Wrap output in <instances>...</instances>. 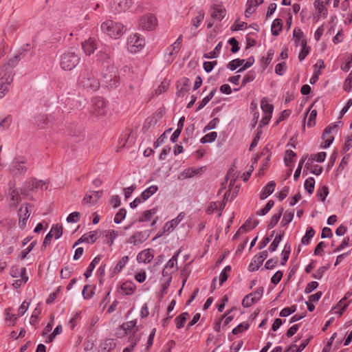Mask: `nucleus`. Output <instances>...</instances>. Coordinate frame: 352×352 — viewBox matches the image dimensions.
<instances>
[{
    "instance_id": "603ef678",
    "label": "nucleus",
    "mask_w": 352,
    "mask_h": 352,
    "mask_svg": "<svg viewBox=\"0 0 352 352\" xmlns=\"http://www.w3.org/2000/svg\"><path fill=\"white\" fill-rule=\"evenodd\" d=\"M217 137V132H210V133L205 135L201 139V142L204 144V143L214 142L216 140Z\"/></svg>"
},
{
    "instance_id": "09e8293b",
    "label": "nucleus",
    "mask_w": 352,
    "mask_h": 352,
    "mask_svg": "<svg viewBox=\"0 0 352 352\" xmlns=\"http://www.w3.org/2000/svg\"><path fill=\"white\" fill-rule=\"evenodd\" d=\"M283 234H284V232H283L282 233L276 236L275 239H274V241H272V243L270 244V245L269 247V250L270 252H274L276 250L277 247L278 246L280 242L282 240Z\"/></svg>"
},
{
    "instance_id": "bb28decb",
    "label": "nucleus",
    "mask_w": 352,
    "mask_h": 352,
    "mask_svg": "<svg viewBox=\"0 0 352 352\" xmlns=\"http://www.w3.org/2000/svg\"><path fill=\"white\" fill-rule=\"evenodd\" d=\"M101 260V256L98 255L96 256L92 261L89 265L87 269L86 270L85 272L84 273V276L87 278L91 276V273L96 266L99 263V262Z\"/></svg>"
},
{
    "instance_id": "f704fd0d",
    "label": "nucleus",
    "mask_w": 352,
    "mask_h": 352,
    "mask_svg": "<svg viewBox=\"0 0 352 352\" xmlns=\"http://www.w3.org/2000/svg\"><path fill=\"white\" fill-rule=\"evenodd\" d=\"M128 261L129 257L127 256H123L116 264L113 270V274H116L120 272L124 267L126 264L128 263Z\"/></svg>"
},
{
    "instance_id": "a211bd4d",
    "label": "nucleus",
    "mask_w": 352,
    "mask_h": 352,
    "mask_svg": "<svg viewBox=\"0 0 352 352\" xmlns=\"http://www.w3.org/2000/svg\"><path fill=\"white\" fill-rule=\"evenodd\" d=\"M19 226L21 229H24L26 226L28 219L30 215V212L28 210V206H26L25 208L21 207L19 209Z\"/></svg>"
},
{
    "instance_id": "a878e982",
    "label": "nucleus",
    "mask_w": 352,
    "mask_h": 352,
    "mask_svg": "<svg viewBox=\"0 0 352 352\" xmlns=\"http://www.w3.org/2000/svg\"><path fill=\"white\" fill-rule=\"evenodd\" d=\"M157 190L158 188L155 185L149 186L142 192V194L140 196V199L142 200L143 201L147 200L150 197L154 195L157 191Z\"/></svg>"
},
{
    "instance_id": "2f4dec72",
    "label": "nucleus",
    "mask_w": 352,
    "mask_h": 352,
    "mask_svg": "<svg viewBox=\"0 0 352 352\" xmlns=\"http://www.w3.org/2000/svg\"><path fill=\"white\" fill-rule=\"evenodd\" d=\"M95 291V286H92L90 285H86L84 286L83 289L82 291V295L84 299H89L91 298L94 294Z\"/></svg>"
},
{
    "instance_id": "dca6fc26",
    "label": "nucleus",
    "mask_w": 352,
    "mask_h": 352,
    "mask_svg": "<svg viewBox=\"0 0 352 352\" xmlns=\"http://www.w3.org/2000/svg\"><path fill=\"white\" fill-rule=\"evenodd\" d=\"M154 257L153 250L151 249H146L138 253L137 261L139 263H148Z\"/></svg>"
},
{
    "instance_id": "680f3d73",
    "label": "nucleus",
    "mask_w": 352,
    "mask_h": 352,
    "mask_svg": "<svg viewBox=\"0 0 352 352\" xmlns=\"http://www.w3.org/2000/svg\"><path fill=\"white\" fill-rule=\"evenodd\" d=\"M256 74L254 72H249L243 78L242 87L245 86L247 83H249L254 80Z\"/></svg>"
},
{
    "instance_id": "c85d7f7f",
    "label": "nucleus",
    "mask_w": 352,
    "mask_h": 352,
    "mask_svg": "<svg viewBox=\"0 0 352 352\" xmlns=\"http://www.w3.org/2000/svg\"><path fill=\"white\" fill-rule=\"evenodd\" d=\"M21 278L14 280L13 286L15 288L19 287L22 284H25L28 280V276L26 275V269L25 267L20 268Z\"/></svg>"
},
{
    "instance_id": "e2e57ef3",
    "label": "nucleus",
    "mask_w": 352,
    "mask_h": 352,
    "mask_svg": "<svg viewBox=\"0 0 352 352\" xmlns=\"http://www.w3.org/2000/svg\"><path fill=\"white\" fill-rule=\"evenodd\" d=\"M80 213L78 212H73L67 217L68 223H76L80 220Z\"/></svg>"
},
{
    "instance_id": "49530a36",
    "label": "nucleus",
    "mask_w": 352,
    "mask_h": 352,
    "mask_svg": "<svg viewBox=\"0 0 352 352\" xmlns=\"http://www.w3.org/2000/svg\"><path fill=\"white\" fill-rule=\"evenodd\" d=\"M204 19V12L201 10H199L197 12L196 16L192 20V23L194 27L198 28Z\"/></svg>"
},
{
    "instance_id": "3c124183",
    "label": "nucleus",
    "mask_w": 352,
    "mask_h": 352,
    "mask_svg": "<svg viewBox=\"0 0 352 352\" xmlns=\"http://www.w3.org/2000/svg\"><path fill=\"white\" fill-rule=\"evenodd\" d=\"M126 214V210L124 208H121L119 211L116 214L113 221L116 223H120L121 221L125 218Z\"/></svg>"
},
{
    "instance_id": "6e6552de",
    "label": "nucleus",
    "mask_w": 352,
    "mask_h": 352,
    "mask_svg": "<svg viewBox=\"0 0 352 352\" xmlns=\"http://www.w3.org/2000/svg\"><path fill=\"white\" fill-rule=\"evenodd\" d=\"M138 25L140 29L152 31L155 30L157 25V19L156 16L152 14H146L140 19Z\"/></svg>"
},
{
    "instance_id": "cd10ccee",
    "label": "nucleus",
    "mask_w": 352,
    "mask_h": 352,
    "mask_svg": "<svg viewBox=\"0 0 352 352\" xmlns=\"http://www.w3.org/2000/svg\"><path fill=\"white\" fill-rule=\"evenodd\" d=\"M293 37L296 45H302L303 41H307L304 38L302 31L298 28H294L293 31Z\"/></svg>"
},
{
    "instance_id": "c03bdc74",
    "label": "nucleus",
    "mask_w": 352,
    "mask_h": 352,
    "mask_svg": "<svg viewBox=\"0 0 352 352\" xmlns=\"http://www.w3.org/2000/svg\"><path fill=\"white\" fill-rule=\"evenodd\" d=\"M301 46L302 49L298 55L300 61L303 60L310 52V47L307 45V41H303Z\"/></svg>"
},
{
    "instance_id": "7ed1b4c3",
    "label": "nucleus",
    "mask_w": 352,
    "mask_h": 352,
    "mask_svg": "<svg viewBox=\"0 0 352 352\" xmlns=\"http://www.w3.org/2000/svg\"><path fill=\"white\" fill-rule=\"evenodd\" d=\"M78 85L85 89L96 90L99 88V81L94 77L93 74L88 69H83L79 76Z\"/></svg>"
},
{
    "instance_id": "e433bc0d",
    "label": "nucleus",
    "mask_w": 352,
    "mask_h": 352,
    "mask_svg": "<svg viewBox=\"0 0 352 352\" xmlns=\"http://www.w3.org/2000/svg\"><path fill=\"white\" fill-rule=\"evenodd\" d=\"M315 234V231L312 228H309L307 230V232L305 234V236H303V237L301 239V243L303 244V245H308L310 242V239L314 237Z\"/></svg>"
},
{
    "instance_id": "f3484780",
    "label": "nucleus",
    "mask_w": 352,
    "mask_h": 352,
    "mask_svg": "<svg viewBox=\"0 0 352 352\" xmlns=\"http://www.w3.org/2000/svg\"><path fill=\"white\" fill-rule=\"evenodd\" d=\"M351 296L352 291H349L345 294L344 296L338 302L336 308H339L340 311H336V313H338L339 316H341L345 311L346 307L349 306L351 302V300L349 299Z\"/></svg>"
},
{
    "instance_id": "58836bf2",
    "label": "nucleus",
    "mask_w": 352,
    "mask_h": 352,
    "mask_svg": "<svg viewBox=\"0 0 352 352\" xmlns=\"http://www.w3.org/2000/svg\"><path fill=\"white\" fill-rule=\"evenodd\" d=\"M119 236V232L116 230H107L105 232V236L107 239V242L110 245H112L114 243V240Z\"/></svg>"
},
{
    "instance_id": "393cba45",
    "label": "nucleus",
    "mask_w": 352,
    "mask_h": 352,
    "mask_svg": "<svg viewBox=\"0 0 352 352\" xmlns=\"http://www.w3.org/2000/svg\"><path fill=\"white\" fill-rule=\"evenodd\" d=\"M190 82L188 78H184L182 79L180 85L177 86V95L184 96L189 90Z\"/></svg>"
},
{
    "instance_id": "9b49d317",
    "label": "nucleus",
    "mask_w": 352,
    "mask_h": 352,
    "mask_svg": "<svg viewBox=\"0 0 352 352\" xmlns=\"http://www.w3.org/2000/svg\"><path fill=\"white\" fill-rule=\"evenodd\" d=\"M267 257V252L263 251L258 255L254 256L248 269L250 272L256 271Z\"/></svg>"
},
{
    "instance_id": "0eeeda50",
    "label": "nucleus",
    "mask_w": 352,
    "mask_h": 352,
    "mask_svg": "<svg viewBox=\"0 0 352 352\" xmlns=\"http://www.w3.org/2000/svg\"><path fill=\"white\" fill-rule=\"evenodd\" d=\"M338 131V125L336 123L330 124L323 131L322 139L324 141V145L322 146L327 148L330 146L334 140V136Z\"/></svg>"
},
{
    "instance_id": "052dcab7",
    "label": "nucleus",
    "mask_w": 352,
    "mask_h": 352,
    "mask_svg": "<svg viewBox=\"0 0 352 352\" xmlns=\"http://www.w3.org/2000/svg\"><path fill=\"white\" fill-rule=\"evenodd\" d=\"M254 303H256V302L254 301V300L252 297V295H250V294L248 295H246L243 298V301H242V305L245 307H249Z\"/></svg>"
},
{
    "instance_id": "2eb2a0df",
    "label": "nucleus",
    "mask_w": 352,
    "mask_h": 352,
    "mask_svg": "<svg viewBox=\"0 0 352 352\" xmlns=\"http://www.w3.org/2000/svg\"><path fill=\"white\" fill-rule=\"evenodd\" d=\"M201 170H202V168H192V167L188 168L186 169H184L181 173H179L177 178L179 180H184L186 179L191 178V177H195L197 175H199Z\"/></svg>"
},
{
    "instance_id": "ddd939ff",
    "label": "nucleus",
    "mask_w": 352,
    "mask_h": 352,
    "mask_svg": "<svg viewBox=\"0 0 352 352\" xmlns=\"http://www.w3.org/2000/svg\"><path fill=\"white\" fill-rule=\"evenodd\" d=\"M98 47V42L96 39L89 38L87 41L82 43V49L84 53L90 56L94 52Z\"/></svg>"
},
{
    "instance_id": "79ce46f5",
    "label": "nucleus",
    "mask_w": 352,
    "mask_h": 352,
    "mask_svg": "<svg viewBox=\"0 0 352 352\" xmlns=\"http://www.w3.org/2000/svg\"><path fill=\"white\" fill-rule=\"evenodd\" d=\"M244 63H245V60L244 59L236 58V59L231 60L228 63V68L230 69V70L233 71V70H235L239 67H241V66L243 67Z\"/></svg>"
},
{
    "instance_id": "f257e3e1",
    "label": "nucleus",
    "mask_w": 352,
    "mask_h": 352,
    "mask_svg": "<svg viewBox=\"0 0 352 352\" xmlns=\"http://www.w3.org/2000/svg\"><path fill=\"white\" fill-rule=\"evenodd\" d=\"M80 61L79 51L76 47H72L65 51L60 57V66L65 71L74 69Z\"/></svg>"
},
{
    "instance_id": "de8ad7c7",
    "label": "nucleus",
    "mask_w": 352,
    "mask_h": 352,
    "mask_svg": "<svg viewBox=\"0 0 352 352\" xmlns=\"http://www.w3.org/2000/svg\"><path fill=\"white\" fill-rule=\"evenodd\" d=\"M314 186H315V179L314 177H309L307 178L304 184L305 188L307 190V191L311 194L314 190Z\"/></svg>"
},
{
    "instance_id": "4c0bfd02",
    "label": "nucleus",
    "mask_w": 352,
    "mask_h": 352,
    "mask_svg": "<svg viewBox=\"0 0 352 352\" xmlns=\"http://www.w3.org/2000/svg\"><path fill=\"white\" fill-rule=\"evenodd\" d=\"M157 213L156 208H152L151 210H146L144 212V214L140 217V221H150L153 216Z\"/></svg>"
},
{
    "instance_id": "4d7b16f0",
    "label": "nucleus",
    "mask_w": 352,
    "mask_h": 352,
    "mask_svg": "<svg viewBox=\"0 0 352 352\" xmlns=\"http://www.w3.org/2000/svg\"><path fill=\"white\" fill-rule=\"evenodd\" d=\"M294 217V212L286 211L284 214L283 218L281 221V225L285 226L287 224L290 223Z\"/></svg>"
},
{
    "instance_id": "37998d69",
    "label": "nucleus",
    "mask_w": 352,
    "mask_h": 352,
    "mask_svg": "<svg viewBox=\"0 0 352 352\" xmlns=\"http://www.w3.org/2000/svg\"><path fill=\"white\" fill-rule=\"evenodd\" d=\"M296 157V153L292 150H287L285 151V155L284 161L287 166H291L293 162V159Z\"/></svg>"
},
{
    "instance_id": "c9c22d12",
    "label": "nucleus",
    "mask_w": 352,
    "mask_h": 352,
    "mask_svg": "<svg viewBox=\"0 0 352 352\" xmlns=\"http://www.w3.org/2000/svg\"><path fill=\"white\" fill-rule=\"evenodd\" d=\"M188 317V314L186 312L182 313L179 316H177L175 321L176 323V327L177 329H181L184 326V324Z\"/></svg>"
},
{
    "instance_id": "4468645a",
    "label": "nucleus",
    "mask_w": 352,
    "mask_h": 352,
    "mask_svg": "<svg viewBox=\"0 0 352 352\" xmlns=\"http://www.w3.org/2000/svg\"><path fill=\"white\" fill-rule=\"evenodd\" d=\"M102 191L101 190L87 192L84 197L82 203V204H94L102 197Z\"/></svg>"
},
{
    "instance_id": "13d9d810",
    "label": "nucleus",
    "mask_w": 352,
    "mask_h": 352,
    "mask_svg": "<svg viewBox=\"0 0 352 352\" xmlns=\"http://www.w3.org/2000/svg\"><path fill=\"white\" fill-rule=\"evenodd\" d=\"M50 232H52L53 236H54L56 239H59L63 234V227L61 226H53Z\"/></svg>"
},
{
    "instance_id": "473e14b6",
    "label": "nucleus",
    "mask_w": 352,
    "mask_h": 352,
    "mask_svg": "<svg viewBox=\"0 0 352 352\" xmlns=\"http://www.w3.org/2000/svg\"><path fill=\"white\" fill-rule=\"evenodd\" d=\"M261 107L265 113H272L274 107L270 104L266 98H263L261 100Z\"/></svg>"
},
{
    "instance_id": "f03ea898",
    "label": "nucleus",
    "mask_w": 352,
    "mask_h": 352,
    "mask_svg": "<svg viewBox=\"0 0 352 352\" xmlns=\"http://www.w3.org/2000/svg\"><path fill=\"white\" fill-rule=\"evenodd\" d=\"M101 31L112 38H120L125 32L122 23L113 20H106L100 26Z\"/></svg>"
},
{
    "instance_id": "338daca9",
    "label": "nucleus",
    "mask_w": 352,
    "mask_h": 352,
    "mask_svg": "<svg viewBox=\"0 0 352 352\" xmlns=\"http://www.w3.org/2000/svg\"><path fill=\"white\" fill-rule=\"evenodd\" d=\"M62 326L58 325L54 331L48 336L47 340H46V342H51L54 340V338L58 334H60L62 332Z\"/></svg>"
},
{
    "instance_id": "c756f323",
    "label": "nucleus",
    "mask_w": 352,
    "mask_h": 352,
    "mask_svg": "<svg viewBox=\"0 0 352 352\" xmlns=\"http://www.w3.org/2000/svg\"><path fill=\"white\" fill-rule=\"evenodd\" d=\"M283 28V21L280 19H276L274 20L271 27L272 34L274 36H278Z\"/></svg>"
},
{
    "instance_id": "a19ab883",
    "label": "nucleus",
    "mask_w": 352,
    "mask_h": 352,
    "mask_svg": "<svg viewBox=\"0 0 352 352\" xmlns=\"http://www.w3.org/2000/svg\"><path fill=\"white\" fill-rule=\"evenodd\" d=\"M329 195V188L326 186H322L317 190L316 195L320 198L322 201H324L326 197Z\"/></svg>"
},
{
    "instance_id": "8fccbe9b",
    "label": "nucleus",
    "mask_w": 352,
    "mask_h": 352,
    "mask_svg": "<svg viewBox=\"0 0 352 352\" xmlns=\"http://www.w3.org/2000/svg\"><path fill=\"white\" fill-rule=\"evenodd\" d=\"M214 92L215 90L211 91L208 96L202 99L199 104V107H197V111L201 109L209 102V101L213 98Z\"/></svg>"
},
{
    "instance_id": "412c9836",
    "label": "nucleus",
    "mask_w": 352,
    "mask_h": 352,
    "mask_svg": "<svg viewBox=\"0 0 352 352\" xmlns=\"http://www.w3.org/2000/svg\"><path fill=\"white\" fill-rule=\"evenodd\" d=\"M330 0H315L314 7L318 10L320 15L325 17L327 15V9L326 6L329 4Z\"/></svg>"
},
{
    "instance_id": "69168bd1",
    "label": "nucleus",
    "mask_w": 352,
    "mask_h": 352,
    "mask_svg": "<svg viewBox=\"0 0 352 352\" xmlns=\"http://www.w3.org/2000/svg\"><path fill=\"white\" fill-rule=\"evenodd\" d=\"M286 63L285 62L280 63L276 65L275 73L279 76H283L286 70Z\"/></svg>"
},
{
    "instance_id": "9d476101",
    "label": "nucleus",
    "mask_w": 352,
    "mask_h": 352,
    "mask_svg": "<svg viewBox=\"0 0 352 352\" xmlns=\"http://www.w3.org/2000/svg\"><path fill=\"white\" fill-rule=\"evenodd\" d=\"M179 254V251L176 252L172 258L167 262L165 267L162 271V276L164 277H169V279L171 278L170 277V274L177 270V258Z\"/></svg>"
},
{
    "instance_id": "7c9ffc66",
    "label": "nucleus",
    "mask_w": 352,
    "mask_h": 352,
    "mask_svg": "<svg viewBox=\"0 0 352 352\" xmlns=\"http://www.w3.org/2000/svg\"><path fill=\"white\" fill-rule=\"evenodd\" d=\"M226 13V10L224 8H214L210 15L212 18L221 21L224 18Z\"/></svg>"
},
{
    "instance_id": "39448f33",
    "label": "nucleus",
    "mask_w": 352,
    "mask_h": 352,
    "mask_svg": "<svg viewBox=\"0 0 352 352\" xmlns=\"http://www.w3.org/2000/svg\"><path fill=\"white\" fill-rule=\"evenodd\" d=\"M145 45V40L143 36L135 33L131 34L127 41L128 50L131 53L141 51Z\"/></svg>"
},
{
    "instance_id": "bf43d9fd",
    "label": "nucleus",
    "mask_w": 352,
    "mask_h": 352,
    "mask_svg": "<svg viewBox=\"0 0 352 352\" xmlns=\"http://www.w3.org/2000/svg\"><path fill=\"white\" fill-rule=\"evenodd\" d=\"M296 310V305H292L291 307H285L280 312V316L286 317L291 314L295 312Z\"/></svg>"
},
{
    "instance_id": "0e129e2a",
    "label": "nucleus",
    "mask_w": 352,
    "mask_h": 352,
    "mask_svg": "<svg viewBox=\"0 0 352 352\" xmlns=\"http://www.w3.org/2000/svg\"><path fill=\"white\" fill-rule=\"evenodd\" d=\"M327 269L328 267L326 266L319 267L317 270V271L312 274V277L316 279H320L323 276Z\"/></svg>"
},
{
    "instance_id": "5701e85b",
    "label": "nucleus",
    "mask_w": 352,
    "mask_h": 352,
    "mask_svg": "<svg viewBox=\"0 0 352 352\" xmlns=\"http://www.w3.org/2000/svg\"><path fill=\"white\" fill-rule=\"evenodd\" d=\"M99 234L98 232L95 231H91L89 232H87L85 234H83L79 239L78 241L81 242H86L88 243H94L96 239L98 238Z\"/></svg>"
},
{
    "instance_id": "a18cd8bd",
    "label": "nucleus",
    "mask_w": 352,
    "mask_h": 352,
    "mask_svg": "<svg viewBox=\"0 0 352 352\" xmlns=\"http://www.w3.org/2000/svg\"><path fill=\"white\" fill-rule=\"evenodd\" d=\"M283 211V209L281 208L278 213H276L272 216V217L271 218V219L269 222V224H268L269 229H272L277 224L280 218L281 217Z\"/></svg>"
},
{
    "instance_id": "ea45409f",
    "label": "nucleus",
    "mask_w": 352,
    "mask_h": 352,
    "mask_svg": "<svg viewBox=\"0 0 352 352\" xmlns=\"http://www.w3.org/2000/svg\"><path fill=\"white\" fill-rule=\"evenodd\" d=\"M12 122V119L11 116L8 115L2 120H0V131H4L10 127L11 123Z\"/></svg>"
},
{
    "instance_id": "5fc2aeb1",
    "label": "nucleus",
    "mask_w": 352,
    "mask_h": 352,
    "mask_svg": "<svg viewBox=\"0 0 352 352\" xmlns=\"http://www.w3.org/2000/svg\"><path fill=\"white\" fill-rule=\"evenodd\" d=\"M36 244V241H32L27 248H25V250L21 251V252L20 253V254L19 256V258L21 259H24L25 258H26L27 255L32 251V250L34 248Z\"/></svg>"
},
{
    "instance_id": "4be33fe9",
    "label": "nucleus",
    "mask_w": 352,
    "mask_h": 352,
    "mask_svg": "<svg viewBox=\"0 0 352 352\" xmlns=\"http://www.w3.org/2000/svg\"><path fill=\"white\" fill-rule=\"evenodd\" d=\"M263 0H248L247 2V8L245 11L246 17H250L255 11V8L258 5L261 4Z\"/></svg>"
},
{
    "instance_id": "aec40b11",
    "label": "nucleus",
    "mask_w": 352,
    "mask_h": 352,
    "mask_svg": "<svg viewBox=\"0 0 352 352\" xmlns=\"http://www.w3.org/2000/svg\"><path fill=\"white\" fill-rule=\"evenodd\" d=\"M119 289L123 294L131 295L135 292L136 286L133 282L126 280L120 285Z\"/></svg>"
},
{
    "instance_id": "b1692460",
    "label": "nucleus",
    "mask_w": 352,
    "mask_h": 352,
    "mask_svg": "<svg viewBox=\"0 0 352 352\" xmlns=\"http://www.w3.org/2000/svg\"><path fill=\"white\" fill-rule=\"evenodd\" d=\"M276 183L274 181L269 182L266 186L263 188L261 194V199H265L270 196L274 190Z\"/></svg>"
},
{
    "instance_id": "1a4fd4ad",
    "label": "nucleus",
    "mask_w": 352,
    "mask_h": 352,
    "mask_svg": "<svg viewBox=\"0 0 352 352\" xmlns=\"http://www.w3.org/2000/svg\"><path fill=\"white\" fill-rule=\"evenodd\" d=\"M26 160L23 157H17L14 159L12 163V173L15 175L24 174L28 167L25 165Z\"/></svg>"
},
{
    "instance_id": "6e6d98bb",
    "label": "nucleus",
    "mask_w": 352,
    "mask_h": 352,
    "mask_svg": "<svg viewBox=\"0 0 352 352\" xmlns=\"http://www.w3.org/2000/svg\"><path fill=\"white\" fill-rule=\"evenodd\" d=\"M274 204V202L272 200H270L263 208H262L259 211H257L256 214L258 215H261V216L265 215L271 210V208L273 207Z\"/></svg>"
},
{
    "instance_id": "864d4df0",
    "label": "nucleus",
    "mask_w": 352,
    "mask_h": 352,
    "mask_svg": "<svg viewBox=\"0 0 352 352\" xmlns=\"http://www.w3.org/2000/svg\"><path fill=\"white\" fill-rule=\"evenodd\" d=\"M343 89L347 92L352 91V72L349 74L344 80Z\"/></svg>"
},
{
    "instance_id": "20e7f679",
    "label": "nucleus",
    "mask_w": 352,
    "mask_h": 352,
    "mask_svg": "<svg viewBox=\"0 0 352 352\" xmlns=\"http://www.w3.org/2000/svg\"><path fill=\"white\" fill-rule=\"evenodd\" d=\"M17 61V57L16 56L14 59L10 60L7 64L4 65L2 67V72L1 73L0 82L1 83L6 84L10 86L14 78V73L12 68L15 67Z\"/></svg>"
},
{
    "instance_id": "423d86ee",
    "label": "nucleus",
    "mask_w": 352,
    "mask_h": 352,
    "mask_svg": "<svg viewBox=\"0 0 352 352\" xmlns=\"http://www.w3.org/2000/svg\"><path fill=\"white\" fill-rule=\"evenodd\" d=\"M107 112V101L101 97H96L92 100L91 113L96 117H101Z\"/></svg>"
},
{
    "instance_id": "72a5a7b5",
    "label": "nucleus",
    "mask_w": 352,
    "mask_h": 352,
    "mask_svg": "<svg viewBox=\"0 0 352 352\" xmlns=\"http://www.w3.org/2000/svg\"><path fill=\"white\" fill-rule=\"evenodd\" d=\"M221 47H222L221 43H219L212 51H211V52H210L208 53L204 54V57L205 58H217L219 56V53H220Z\"/></svg>"
},
{
    "instance_id": "6ab92c4d",
    "label": "nucleus",
    "mask_w": 352,
    "mask_h": 352,
    "mask_svg": "<svg viewBox=\"0 0 352 352\" xmlns=\"http://www.w3.org/2000/svg\"><path fill=\"white\" fill-rule=\"evenodd\" d=\"M109 59V48L104 46L97 53L96 61L100 63L104 64L108 63Z\"/></svg>"
},
{
    "instance_id": "f8f14e48",
    "label": "nucleus",
    "mask_w": 352,
    "mask_h": 352,
    "mask_svg": "<svg viewBox=\"0 0 352 352\" xmlns=\"http://www.w3.org/2000/svg\"><path fill=\"white\" fill-rule=\"evenodd\" d=\"M133 4L132 0H116L111 7L112 12L120 13L129 10Z\"/></svg>"
},
{
    "instance_id": "774afa93",
    "label": "nucleus",
    "mask_w": 352,
    "mask_h": 352,
    "mask_svg": "<svg viewBox=\"0 0 352 352\" xmlns=\"http://www.w3.org/2000/svg\"><path fill=\"white\" fill-rule=\"evenodd\" d=\"M352 147V133L346 138L343 148L344 152H347Z\"/></svg>"
}]
</instances>
